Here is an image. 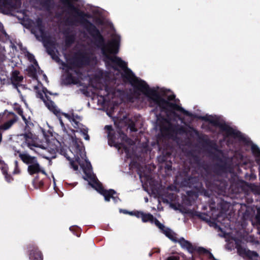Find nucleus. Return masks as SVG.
<instances>
[{
  "label": "nucleus",
  "mask_w": 260,
  "mask_h": 260,
  "mask_svg": "<svg viewBox=\"0 0 260 260\" xmlns=\"http://www.w3.org/2000/svg\"><path fill=\"white\" fill-rule=\"evenodd\" d=\"M14 166H15V167H14V170L12 173L13 174L16 175V174H20L21 171H20V168H19L18 162L16 160L14 161Z\"/></svg>",
  "instance_id": "nucleus-39"
},
{
  "label": "nucleus",
  "mask_w": 260,
  "mask_h": 260,
  "mask_svg": "<svg viewBox=\"0 0 260 260\" xmlns=\"http://www.w3.org/2000/svg\"><path fill=\"white\" fill-rule=\"evenodd\" d=\"M19 72L17 70H15L12 72L11 76V80L13 82H20L23 80V77L21 76H19Z\"/></svg>",
  "instance_id": "nucleus-19"
},
{
  "label": "nucleus",
  "mask_w": 260,
  "mask_h": 260,
  "mask_svg": "<svg viewBox=\"0 0 260 260\" xmlns=\"http://www.w3.org/2000/svg\"><path fill=\"white\" fill-rule=\"evenodd\" d=\"M83 172L86 176L90 179L94 176V175L91 174L92 168L91 165L89 162L86 163V167L83 168Z\"/></svg>",
  "instance_id": "nucleus-17"
},
{
  "label": "nucleus",
  "mask_w": 260,
  "mask_h": 260,
  "mask_svg": "<svg viewBox=\"0 0 260 260\" xmlns=\"http://www.w3.org/2000/svg\"><path fill=\"white\" fill-rule=\"evenodd\" d=\"M89 179L92 182V183H89L90 185L107 200L108 194H106L108 190H106L104 188L102 183L99 181L95 176L90 178Z\"/></svg>",
  "instance_id": "nucleus-9"
},
{
  "label": "nucleus",
  "mask_w": 260,
  "mask_h": 260,
  "mask_svg": "<svg viewBox=\"0 0 260 260\" xmlns=\"http://www.w3.org/2000/svg\"><path fill=\"white\" fill-rule=\"evenodd\" d=\"M98 96L101 98L104 101H105L106 98L107 97V94L104 92V88L103 86L99 89V90L96 93Z\"/></svg>",
  "instance_id": "nucleus-33"
},
{
  "label": "nucleus",
  "mask_w": 260,
  "mask_h": 260,
  "mask_svg": "<svg viewBox=\"0 0 260 260\" xmlns=\"http://www.w3.org/2000/svg\"><path fill=\"white\" fill-rule=\"evenodd\" d=\"M175 95H170V96H169V98H168V100H170V101H172V100H174V99L175 98Z\"/></svg>",
  "instance_id": "nucleus-52"
},
{
  "label": "nucleus",
  "mask_w": 260,
  "mask_h": 260,
  "mask_svg": "<svg viewBox=\"0 0 260 260\" xmlns=\"http://www.w3.org/2000/svg\"><path fill=\"white\" fill-rule=\"evenodd\" d=\"M229 207V203L223 200H221L219 203H217V207L220 208L222 211L225 212L228 210Z\"/></svg>",
  "instance_id": "nucleus-25"
},
{
  "label": "nucleus",
  "mask_w": 260,
  "mask_h": 260,
  "mask_svg": "<svg viewBox=\"0 0 260 260\" xmlns=\"http://www.w3.org/2000/svg\"><path fill=\"white\" fill-rule=\"evenodd\" d=\"M84 180H87V179L85 177H84Z\"/></svg>",
  "instance_id": "nucleus-57"
},
{
  "label": "nucleus",
  "mask_w": 260,
  "mask_h": 260,
  "mask_svg": "<svg viewBox=\"0 0 260 260\" xmlns=\"http://www.w3.org/2000/svg\"><path fill=\"white\" fill-rule=\"evenodd\" d=\"M32 183L34 186L35 188H39L41 189L43 187L44 185V182L43 179L40 180L39 177L38 175L36 176L32 181Z\"/></svg>",
  "instance_id": "nucleus-18"
},
{
  "label": "nucleus",
  "mask_w": 260,
  "mask_h": 260,
  "mask_svg": "<svg viewBox=\"0 0 260 260\" xmlns=\"http://www.w3.org/2000/svg\"><path fill=\"white\" fill-rule=\"evenodd\" d=\"M126 211H127L126 210H124V212H124V213L128 214V213L126 212Z\"/></svg>",
  "instance_id": "nucleus-56"
},
{
  "label": "nucleus",
  "mask_w": 260,
  "mask_h": 260,
  "mask_svg": "<svg viewBox=\"0 0 260 260\" xmlns=\"http://www.w3.org/2000/svg\"><path fill=\"white\" fill-rule=\"evenodd\" d=\"M69 32L68 30H66L64 32V34L66 35L64 43L66 47L68 48L71 46V45L74 43L75 40V36L74 35H69Z\"/></svg>",
  "instance_id": "nucleus-14"
},
{
  "label": "nucleus",
  "mask_w": 260,
  "mask_h": 260,
  "mask_svg": "<svg viewBox=\"0 0 260 260\" xmlns=\"http://www.w3.org/2000/svg\"><path fill=\"white\" fill-rule=\"evenodd\" d=\"M200 254H207L208 253H209V251L204 247H197L196 246V251Z\"/></svg>",
  "instance_id": "nucleus-36"
},
{
  "label": "nucleus",
  "mask_w": 260,
  "mask_h": 260,
  "mask_svg": "<svg viewBox=\"0 0 260 260\" xmlns=\"http://www.w3.org/2000/svg\"><path fill=\"white\" fill-rule=\"evenodd\" d=\"M81 132H82V134L84 136V139L86 140H89L90 139L89 136L88 135V131L86 128H82L81 129Z\"/></svg>",
  "instance_id": "nucleus-43"
},
{
  "label": "nucleus",
  "mask_w": 260,
  "mask_h": 260,
  "mask_svg": "<svg viewBox=\"0 0 260 260\" xmlns=\"http://www.w3.org/2000/svg\"><path fill=\"white\" fill-rule=\"evenodd\" d=\"M177 132H178L180 133H184L185 132V129L183 126H181L178 128Z\"/></svg>",
  "instance_id": "nucleus-48"
},
{
  "label": "nucleus",
  "mask_w": 260,
  "mask_h": 260,
  "mask_svg": "<svg viewBox=\"0 0 260 260\" xmlns=\"http://www.w3.org/2000/svg\"><path fill=\"white\" fill-rule=\"evenodd\" d=\"M207 254H208V255H209V259H210L211 260H218L214 257V255L210 251H209V253H207Z\"/></svg>",
  "instance_id": "nucleus-47"
},
{
  "label": "nucleus",
  "mask_w": 260,
  "mask_h": 260,
  "mask_svg": "<svg viewBox=\"0 0 260 260\" xmlns=\"http://www.w3.org/2000/svg\"><path fill=\"white\" fill-rule=\"evenodd\" d=\"M154 216L150 213H144L142 212V215L141 217L143 222H150L152 223V221L154 218Z\"/></svg>",
  "instance_id": "nucleus-23"
},
{
  "label": "nucleus",
  "mask_w": 260,
  "mask_h": 260,
  "mask_svg": "<svg viewBox=\"0 0 260 260\" xmlns=\"http://www.w3.org/2000/svg\"><path fill=\"white\" fill-rule=\"evenodd\" d=\"M90 60V57L87 53L79 52L74 57L73 64L75 67L81 68L89 65Z\"/></svg>",
  "instance_id": "nucleus-6"
},
{
  "label": "nucleus",
  "mask_w": 260,
  "mask_h": 260,
  "mask_svg": "<svg viewBox=\"0 0 260 260\" xmlns=\"http://www.w3.org/2000/svg\"><path fill=\"white\" fill-rule=\"evenodd\" d=\"M200 118L204 119L205 121L209 122L212 125L219 127L221 131L225 133L227 136H231L234 138L238 139L239 141L243 143L246 145L250 144L251 152L255 157L256 162L259 163L260 161V149L240 131L234 129L227 124L225 121H220L219 118L217 117H216L215 118L208 117H200Z\"/></svg>",
  "instance_id": "nucleus-2"
},
{
  "label": "nucleus",
  "mask_w": 260,
  "mask_h": 260,
  "mask_svg": "<svg viewBox=\"0 0 260 260\" xmlns=\"http://www.w3.org/2000/svg\"><path fill=\"white\" fill-rule=\"evenodd\" d=\"M62 115L64 116L65 117L68 118L70 121L74 122V127L76 128H79V125L81 124L77 120H75V119L74 118V114L73 113L72 114V115H70L67 113H62Z\"/></svg>",
  "instance_id": "nucleus-20"
},
{
  "label": "nucleus",
  "mask_w": 260,
  "mask_h": 260,
  "mask_svg": "<svg viewBox=\"0 0 260 260\" xmlns=\"http://www.w3.org/2000/svg\"><path fill=\"white\" fill-rule=\"evenodd\" d=\"M204 142L209 146L211 147V148L216 149V145L215 143H214L213 141L210 140L209 139H205L204 140Z\"/></svg>",
  "instance_id": "nucleus-40"
},
{
  "label": "nucleus",
  "mask_w": 260,
  "mask_h": 260,
  "mask_svg": "<svg viewBox=\"0 0 260 260\" xmlns=\"http://www.w3.org/2000/svg\"><path fill=\"white\" fill-rule=\"evenodd\" d=\"M105 129L108 133V139L109 140V141L111 142V143H114L115 140H114L113 138L114 136H112V134L115 132L114 131L112 126L111 125H106L105 126Z\"/></svg>",
  "instance_id": "nucleus-16"
},
{
  "label": "nucleus",
  "mask_w": 260,
  "mask_h": 260,
  "mask_svg": "<svg viewBox=\"0 0 260 260\" xmlns=\"http://www.w3.org/2000/svg\"><path fill=\"white\" fill-rule=\"evenodd\" d=\"M60 113H59V115H58V116H57L59 117V116H60ZM59 122H60V123L61 125L62 126H64V123H63V121H62V119H61L60 117H59Z\"/></svg>",
  "instance_id": "nucleus-50"
},
{
  "label": "nucleus",
  "mask_w": 260,
  "mask_h": 260,
  "mask_svg": "<svg viewBox=\"0 0 260 260\" xmlns=\"http://www.w3.org/2000/svg\"><path fill=\"white\" fill-rule=\"evenodd\" d=\"M126 212L128 213V214L133 216H135L137 218H140L141 215H142V211H126Z\"/></svg>",
  "instance_id": "nucleus-41"
},
{
  "label": "nucleus",
  "mask_w": 260,
  "mask_h": 260,
  "mask_svg": "<svg viewBox=\"0 0 260 260\" xmlns=\"http://www.w3.org/2000/svg\"><path fill=\"white\" fill-rule=\"evenodd\" d=\"M163 234H164L166 237H167L169 239L174 242H177L178 239L177 237V234L172 231L170 229L168 228H166L165 230L162 232Z\"/></svg>",
  "instance_id": "nucleus-15"
},
{
  "label": "nucleus",
  "mask_w": 260,
  "mask_h": 260,
  "mask_svg": "<svg viewBox=\"0 0 260 260\" xmlns=\"http://www.w3.org/2000/svg\"><path fill=\"white\" fill-rule=\"evenodd\" d=\"M166 260H180V257L178 256L171 255L167 257Z\"/></svg>",
  "instance_id": "nucleus-44"
},
{
  "label": "nucleus",
  "mask_w": 260,
  "mask_h": 260,
  "mask_svg": "<svg viewBox=\"0 0 260 260\" xmlns=\"http://www.w3.org/2000/svg\"><path fill=\"white\" fill-rule=\"evenodd\" d=\"M113 136L115 143H111L108 140V144L111 146H114L116 148H122L125 153L129 152L128 148L124 144V142L129 145H133L134 142L133 140L128 138L127 135L121 130L119 129L117 132H114L112 134Z\"/></svg>",
  "instance_id": "nucleus-4"
},
{
  "label": "nucleus",
  "mask_w": 260,
  "mask_h": 260,
  "mask_svg": "<svg viewBox=\"0 0 260 260\" xmlns=\"http://www.w3.org/2000/svg\"><path fill=\"white\" fill-rule=\"evenodd\" d=\"M176 127H177L176 125L173 124L171 122H169L167 126H162L161 127V130L166 132H174Z\"/></svg>",
  "instance_id": "nucleus-29"
},
{
  "label": "nucleus",
  "mask_w": 260,
  "mask_h": 260,
  "mask_svg": "<svg viewBox=\"0 0 260 260\" xmlns=\"http://www.w3.org/2000/svg\"><path fill=\"white\" fill-rule=\"evenodd\" d=\"M23 120L24 121L25 126V131H31V128L32 127L34 126V123L31 122V119L30 117L28 118H26L25 116H22Z\"/></svg>",
  "instance_id": "nucleus-22"
},
{
  "label": "nucleus",
  "mask_w": 260,
  "mask_h": 260,
  "mask_svg": "<svg viewBox=\"0 0 260 260\" xmlns=\"http://www.w3.org/2000/svg\"><path fill=\"white\" fill-rule=\"evenodd\" d=\"M27 71L29 77L35 79L37 78V70L33 65L28 68Z\"/></svg>",
  "instance_id": "nucleus-27"
},
{
  "label": "nucleus",
  "mask_w": 260,
  "mask_h": 260,
  "mask_svg": "<svg viewBox=\"0 0 260 260\" xmlns=\"http://www.w3.org/2000/svg\"><path fill=\"white\" fill-rule=\"evenodd\" d=\"M74 118L75 120H76V119L80 120V117L78 115H74Z\"/></svg>",
  "instance_id": "nucleus-53"
},
{
  "label": "nucleus",
  "mask_w": 260,
  "mask_h": 260,
  "mask_svg": "<svg viewBox=\"0 0 260 260\" xmlns=\"http://www.w3.org/2000/svg\"><path fill=\"white\" fill-rule=\"evenodd\" d=\"M34 26L31 28V32L34 34L37 38L39 37L38 32L40 34L41 37L44 40L46 38L45 24L42 18L38 17L34 23Z\"/></svg>",
  "instance_id": "nucleus-5"
},
{
  "label": "nucleus",
  "mask_w": 260,
  "mask_h": 260,
  "mask_svg": "<svg viewBox=\"0 0 260 260\" xmlns=\"http://www.w3.org/2000/svg\"><path fill=\"white\" fill-rule=\"evenodd\" d=\"M14 154L15 155L18 154L22 161L27 166V171L30 175L34 176L35 174L42 173L47 176L46 171L40 165L36 156L30 155L26 151L21 152L19 150H15Z\"/></svg>",
  "instance_id": "nucleus-3"
},
{
  "label": "nucleus",
  "mask_w": 260,
  "mask_h": 260,
  "mask_svg": "<svg viewBox=\"0 0 260 260\" xmlns=\"http://www.w3.org/2000/svg\"><path fill=\"white\" fill-rule=\"evenodd\" d=\"M178 242L181 247L186 248L189 252L193 253L196 251V246H193L189 241L186 240L184 238L182 237L178 240Z\"/></svg>",
  "instance_id": "nucleus-12"
},
{
  "label": "nucleus",
  "mask_w": 260,
  "mask_h": 260,
  "mask_svg": "<svg viewBox=\"0 0 260 260\" xmlns=\"http://www.w3.org/2000/svg\"><path fill=\"white\" fill-rule=\"evenodd\" d=\"M106 194H108L107 200L106 198H104L106 202H109L110 201V199H112L113 201L115 203H117L120 201V199L118 196V194L113 189H109Z\"/></svg>",
  "instance_id": "nucleus-13"
},
{
  "label": "nucleus",
  "mask_w": 260,
  "mask_h": 260,
  "mask_svg": "<svg viewBox=\"0 0 260 260\" xmlns=\"http://www.w3.org/2000/svg\"><path fill=\"white\" fill-rule=\"evenodd\" d=\"M256 219L257 223L260 225V209L257 210V214L256 215Z\"/></svg>",
  "instance_id": "nucleus-45"
},
{
  "label": "nucleus",
  "mask_w": 260,
  "mask_h": 260,
  "mask_svg": "<svg viewBox=\"0 0 260 260\" xmlns=\"http://www.w3.org/2000/svg\"><path fill=\"white\" fill-rule=\"evenodd\" d=\"M215 203H216L215 201L212 199V203H211V207L213 208L214 206L215 205Z\"/></svg>",
  "instance_id": "nucleus-51"
},
{
  "label": "nucleus",
  "mask_w": 260,
  "mask_h": 260,
  "mask_svg": "<svg viewBox=\"0 0 260 260\" xmlns=\"http://www.w3.org/2000/svg\"><path fill=\"white\" fill-rule=\"evenodd\" d=\"M165 168L168 171L172 170V163L170 162L169 164H166Z\"/></svg>",
  "instance_id": "nucleus-46"
},
{
  "label": "nucleus",
  "mask_w": 260,
  "mask_h": 260,
  "mask_svg": "<svg viewBox=\"0 0 260 260\" xmlns=\"http://www.w3.org/2000/svg\"><path fill=\"white\" fill-rule=\"evenodd\" d=\"M153 223L157 228H158L161 230V232H162L166 228V227L162 223H161L159 222V221L155 217H154L153 219L152 223Z\"/></svg>",
  "instance_id": "nucleus-35"
},
{
  "label": "nucleus",
  "mask_w": 260,
  "mask_h": 260,
  "mask_svg": "<svg viewBox=\"0 0 260 260\" xmlns=\"http://www.w3.org/2000/svg\"><path fill=\"white\" fill-rule=\"evenodd\" d=\"M53 3V0H42L40 4L42 7L49 10Z\"/></svg>",
  "instance_id": "nucleus-31"
},
{
  "label": "nucleus",
  "mask_w": 260,
  "mask_h": 260,
  "mask_svg": "<svg viewBox=\"0 0 260 260\" xmlns=\"http://www.w3.org/2000/svg\"><path fill=\"white\" fill-rule=\"evenodd\" d=\"M16 8V3L13 0H0V9L11 10Z\"/></svg>",
  "instance_id": "nucleus-11"
},
{
  "label": "nucleus",
  "mask_w": 260,
  "mask_h": 260,
  "mask_svg": "<svg viewBox=\"0 0 260 260\" xmlns=\"http://www.w3.org/2000/svg\"><path fill=\"white\" fill-rule=\"evenodd\" d=\"M47 52H48L49 54L51 55L52 54V52H53V51L52 50H48Z\"/></svg>",
  "instance_id": "nucleus-55"
},
{
  "label": "nucleus",
  "mask_w": 260,
  "mask_h": 260,
  "mask_svg": "<svg viewBox=\"0 0 260 260\" xmlns=\"http://www.w3.org/2000/svg\"><path fill=\"white\" fill-rule=\"evenodd\" d=\"M0 169L4 176L5 179L8 183H11L13 181L14 178L10 174L8 173L9 168L8 165L4 162V161L0 160Z\"/></svg>",
  "instance_id": "nucleus-10"
},
{
  "label": "nucleus",
  "mask_w": 260,
  "mask_h": 260,
  "mask_svg": "<svg viewBox=\"0 0 260 260\" xmlns=\"http://www.w3.org/2000/svg\"><path fill=\"white\" fill-rule=\"evenodd\" d=\"M48 93L50 94V95H57L58 94L57 93H52L51 92H50L49 91V92H48Z\"/></svg>",
  "instance_id": "nucleus-54"
},
{
  "label": "nucleus",
  "mask_w": 260,
  "mask_h": 260,
  "mask_svg": "<svg viewBox=\"0 0 260 260\" xmlns=\"http://www.w3.org/2000/svg\"><path fill=\"white\" fill-rule=\"evenodd\" d=\"M128 128L133 132H136L138 130L136 127L135 122L131 119H129L127 122Z\"/></svg>",
  "instance_id": "nucleus-32"
},
{
  "label": "nucleus",
  "mask_w": 260,
  "mask_h": 260,
  "mask_svg": "<svg viewBox=\"0 0 260 260\" xmlns=\"http://www.w3.org/2000/svg\"><path fill=\"white\" fill-rule=\"evenodd\" d=\"M66 84H76L77 82L75 77L71 73L68 72L64 79Z\"/></svg>",
  "instance_id": "nucleus-21"
},
{
  "label": "nucleus",
  "mask_w": 260,
  "mask_h": 260,
  "mask_svg": "<svg viewBox=\"0 0 260 260\" xmlns=\"http://www.w3.org/2000/svg\"><path fill=\"white\" fill-rule=\"evenodd\" d=\"M73 142L74 144V146L76 147V149L77 150H79V151H81V147L80 145V143H82L80 140H79L78 139L75 138H73Z\"/></svg>",
  "instance_id": "nucleus-37"
},
{
  "label": "nucleus",
  "mask_w": 260,
  "mask_h": 260,
  "mask_svg": "<svg viewBox=\"0 0 260 260\" xmlns=\"http://www.w3.org/2000/svg\"><path fill=\"white\" fill-rule=\"evenodd\" d=\"M193 215L198 217L199 218L201 219L203 221H205L206 222H208L209 221L207 215L204 213H202L199 211H195L193 213Z\"/></svg>",
  "instance_id": "nucleus-28"
},
{
  "label": "nucleus",
  "mask_w": 260,
  "mask_h": 260,
  "mask_svg": "<svg viewBox=\"0 0 260 260\" xmlns=\"http://www.w3.org/2000/svg\"><path fill=\"white\" fill-rule=\"evenodd\" d=\"M64 156L66 157V158L68 160H70V164H71V166L72 167V168L74 169V170L75 171H77L78 170V165H77L76 164H75V162L74 160H71V159L70 158V157L68 156L66 153L64 152L63 153H62Z\"/></svg>",
  "instance_id": "nucleus-38"
},
{
  "label": "nucleus",
  "mask_w": 260,
  "mask_h": 260,
  "mask_svg": "<svg viewBox=\"0 0 260 260\" xmlns=\"http://www.w3.org/2000/svg\"><path fill=\"white\" fill-rule=\"evenodd\" d=\"M13 109L14 111L17 112V113L21 116V118H22V116H25L23 114V109L21 108V106L15 103L13 105Z\"/></svg>",
  "instance_id": "nucleus-30"
},
{
  "label": "nucleus",
  "mask_w": 260,
  "mask_h": 260,
  "mask_svg": "<svg viewBox=\"0 0 260 260\" xmlns=\"http://www.w3.org/2000/svg\"><path fill=\"white\" fill-rule=\"evenodd\" d=\"M215 174H213L208 169H205V174L203 178L208 190L204 191L205 196L210 198L214 191L218 193L225 192L228 186L226 179L220 175L221 173H226L228 166L225 162L216 164Z\"/></svg>",
  "instance_id": "nucleus-1"
},
{
  "label": "nucleus",
  "mask_w": 260,
  "mask_h": 260,
  "mask_svg": "<svg viewBox=\"0 0 260 260\" xmlns=\"http://www.w3.org/2000/svg\"><path fill=\"white\" fill-rule=\"evenodd\" d=\"M26 56H27V57L28 58V60L30 62H33L36 66L39 67V64L38 63V62L36 60V59H35V56L32 54L30 53L29 52H27V53H26Z\"/></svg>",
  "instance_id": "nucleus-34"
},
{
  "label": "nucleus",
  "mask_w": 260,
  "mask_h": 260,
  "mask_svg": "<svg viewBox=\"0 0 260 260\" xmlns=\"http://www.w3.org/2000/svg\"><path fill=\"white\" fill-rule=\"evenodd\" d=\"M27 248L30 260L43 259V255L42 252L39 250L38 247L35 243L28 244L27 245Z\"/></svg>",
  "instance_id": "nucleus-8"
},
{
  "label": "nucleus",
  "mask_w": 260,
  "mask_h": 260,
  "mask_svg": "<svg viewBox=\"0 0 260 260\" xmlns=\"http://www.w3.org/2000/svg\"><path fill=\"white\" fill-rule=\"evenodd\" d=\"M246 255L251 260H260V256L255 251L249 250L246 252Z\"/></svg>",
  "instance_id": "nucleus-24"
},
{
  "label": "nucleus",
  "mask_w": 260,
  "mask_h": 260,
  "mask_svg": "<svg viewBox=\"0 0 260 260\" xmlns=\"http://www.w3.org/2000/svg\"><path fill=\"white\" fill-rule=\"evenodd\" d=\"M103 87L104 88V92L105 94H107V97L110 94L112 95L115 94V88L113 87L109 86L108 85H105L103 86Z\"/></svg>",
  "instance_id": "nucleus-26"
},
{
  "label": "nucleus",
  "mask_w": 260,
  "mask_h": 260,
  "mask_svg": "<svg viewBox=\"0 0 260 260\" xmlns=\"http://www.w3.org/2000/svg\"><path fill=\"white\" fill-rule=\"evenodd\" d=\"M23 136H24V138L26 141L29 140H31L32 138V134L31 133L30 131H26V133L24 134Z\"/></svg>",
  "instance_id": "nucleus-42"
},
{
  "label": "nucleus",
  "mask_w": 260,
  "mask_h": 260,
  "mask_svg": "<svg viewBox=\"0 0 260 260\" xmlns=\"http://www.w3.org/2000/svg\"><path fill=\"white\" fill-rule=\"evenodd\" d=\"M37 97L42 100L47 108L50 111L53 112L56 116L59 115L60 110L57 109L54 103L51 100L49 96L46 95L45 99L44 97L43 93L39 91L37 92Z\"/></svg>",
  "instance_id": "nucleus-7"
},
{
  "label": "nucleus",
  "mask_w": 260,
  "mask_h": 260,
  "mask_svg": "<svg viewBox=\"0 0 260 260\" xmlns=\"http://www.w3.org/2000/svg\"><path fill=\"white\" fill-rule=\"evenodd\" d=\"M42 91H43V93L45 94V95H47L48 92H49V90H48V89L46 87L43 88Z\"/></svg>",
  "instance_id": "nucleus-49"
}]
</instances>
